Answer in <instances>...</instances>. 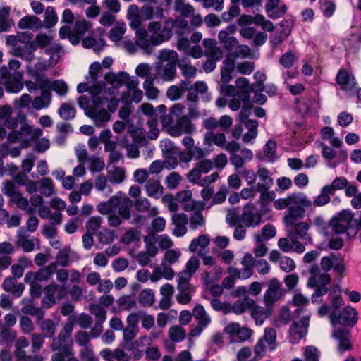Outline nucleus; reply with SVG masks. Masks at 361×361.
I'll use <instances>...</instances> for the list:
<instances>
[{
    "instance_id": "nucleus-32",
    "label": "nucleus",
    "mask_w": 361,
    "mask_h": 361,
    "mask_svg": "<svg viewBox=\"0 0 361 361\" xmlns=\"http://www.w3.org/2000/svg\"><path fill=\"white\" fill-rule=\"evenodd\" d=\"M333 337L336 339L339 344L338 345V350L339 353H343L346 350L351 349V344L350 343V334L345 330H335L333 333Z\"/></svg>"
},
{
    "instance_id": "nucleus-26",
    "label": "nucleus",
    "mask_w": 361,
    "mask_h": 361,
    "mask_svg": "<svg viewBox=\"0 0 361 361\" xmlns=\"http://www.w3.org/2000/svg\"><path fill=\"white\" fill-rule=\"evenodd\" d=\"M200 260L196 257H192L186 262L184 270L177 274V279L190 282L192 276L200 267Z\"/></svg>"
},
{
    "instance_id": "nucleus-4",
    "label": "nucleus",
    "mask_w": 361,
    "mask_h": 361,
    "mask_svg": "<svg viewBox=\"0 0 361 361\" xmlns=\"http://www.w3.org/2000/svg\"><path fill=\"white\" fill-rule=\"evenodd\" d=\"M236 87L241 90L239 92L238 97L243 101V110L240 112V119L243 121V118L249 116V112L252 105L250 100V92H255L253 85H250L247 79L245 78H238L235 81Z\"/></svg>"
},
{
    "instance_id": "nucleus-34",
    "label": "nucleus",
    "mask_w": 361,
    "mask_h": 361,
    "mask_svg": "<svg viewBox=\"0 0 361 361\" xmlns=\"http://www.w3.org/2000/svg\"><path fill=\"white\" fill-rule=\"evenodd\" d=\"M192 315L197 321V324L205 328H207L212 322V318L210 315L207 312L204 307L200 304L195 306L192 310Z\"/></svg>"
},
{
    "instance_id": "nucleus-29",
    "label": "nucleus",
    "mask_w": 361,
    "mask_h": 361,
    "mask_svg": "<svg viewBox=\"0 0 361 361\" xmlns=\"http://www.w3.org/2000/svg\"><path fill=\"white\" fill-rule=\"evenodd\" d=\"M56 264H51L47 267L40 269L36 272L28 271L26 274L29 276L28 279H34L39 282L48 281L56 271Z\"/></svg>"
},
{
    "instance_id": "nucleus-50",
    "label": "nucleus",
    "mask_w": 361,
    "mask_h": 361,
    "mask_svg": "<svg viewBox=\"0 0 361 361\" xmlns=\"http://www.w3.org/2000/svg\"><path fill=\"white\" fill-rule=\"evenodd\" d=\"M44 52L50 55V59L48 61L52 66L58 63L60 57L64 53L62 47L59 44L52 45L47 49Z\"/></svg>"
},
{
    "instance_id": "nucleus-62",
    "label": "nucleus",
    "mask_w": 361,
    "mask_h": 361,
    "mask_svg": "<svg viewBox=\"0 0 361 361\" xmlns=\"http://www.w3.org/2000/svg\"><path fill=\"white\" fill-rule=\"evenodd\" d=\"M60 116L64 120L73 118L75 116V109L71 103H63L59 109Z\"/></svg>"
},
{
    "instance_id": "nucleus-5",
    "label": "nucleus",
    "mask_w": 361,
    "mask_h": 361,
    "mask_svg": "<svg viewBox=\"0 0 361 361\" xmlns=\"http://www.w3.org/2000/svg\"><path fill=\"white\" fill-rule=\"evenodd\" d=\"M104 101L97 102V99L93 101V104L89 106L85 109V115L90 117L97 127L103 126L106 122L110 121L111 115L102 106Z\"/></svg>"
},
{
    "instance_id": "nucleus-15",
    "label": "nucleus",
    "mask_w": 361,
    "mask_h": 361,
    "mask_svg": "<svg viewBox=\"0 0 361 361\" xmlns=\"http://www.w3.org/2000/svg\"><path fill=\"white\" fill-rule=\"evenodd\" d=\"M0 71L1 73V83L5 87L6 91L13 94L20 92L23 87L22 82L16 77L12 76L6 70V67H1Z\"/></svg>"
},
{
    "instance_id": "nucleus-7",
    "label": "nucleus",
    "mask_w": 361,
    "mask_h": 361,
    "mask_svg": "<svg viewBox=\"0 0 361 361\" xmlns=\"http://www.w3.org/2000/svg\"><path fill=\"white\" fill-rule=\"evenodd\" d=\"M353 214L350 210H343L332 217L329 226L336 233H343L351 227Z\"/></svg>"
},
{
    "instance_id": "nucleus-28",
    "label": "nucleus",
    "mask_w": 361,
    "mask_h": 361,
    "mask_svg": "<svg viewBox=\"0 0 361 361\" xmlns=\"http://www.w3.org/2000/svg\"><path fill=\"white\" fill-rule=\"evenodd\" d=\"M17 25L21 30H37L43 27V22L35 16L27 15L21 18Z\"/></svg>"
},
{
    "instance_id": "nucleus-11",
    "label": "nucleus",
    "mask_w": 361,
    "mask_h": 361,
    "mask_svg": "<svg viewBox=\"0 0 361 361\" xmlns=\"http://www.w3.org/2000/svg\"><path fill=\"white\" fill-rule=\"evenodd\" d=\"M281 283L276 279L272 278L267 284V290L264 296L267 306L272 305L283 295Z\"/></svg>"
},
{
    "instance_id": "nucleus-12",
    "label": "nucleus",
    "mask_w": 361,
    "mask_h": 361,
    "mask_svg": "<svg viewBox=\"0 0 361 361\" xmlns=\"http://www.w3.org/2000/svg\"><path fill=\"white\" fill-rule=\"evenodd\" d=\"M236 30L235 25H229L225 29L219 31L218 39L226 50L231 51L238 44V39L234 37Z\"/></svg>"
},
{
    "instance_id": "nucleus-60",
    "label": "nucleus",
    "mask_w": 361,
    "mask_h": 361,
    "mask_svg": "<svg viewBox=\"0 0 361 361\" xmlns=\"http://www.w3.org/2000/svg\"><path fill=\"white\" fill-rule=\"evenodd\" d=\"M169 338L173 342H180L184 340L186 333L184 329L179 326H174L169 328L168 331Z\"/></svg>"
},
{
    "instance_id": "nucleus-2",
    "label": "nucleus",
    "mask_w": 361,
    "mask_h": 361,
    "mask_svg": "<svg viewBox=\"0 0 361 361\" xmlns=\"http://www.w3.org/2000/svg\"><path fill=\"white\" fill-rule=\"evenodd\" d=\"M274 207L278 210L288 207L283 216L285 226H291L297 220L304 216L305 209H311L312 202L303 192L291 193L284 198H279L274 201Z\"/></svg>"
},
{
    "instance_id": "nucleus-1",
    "label": "nucleus",
    "mask_w": 361,
    "mask_h": 361,
    "mask_svg": "<svg viewBox=\"0 0 361 361\" xmlns=\"http://www.w3.org/2000/svg\"><path fill=\"white\" fill-rule=\"evenodd\" d=\"M163 16L161 6L145 5L140 8L137 5L131 4L128 8L126 18L130 28L135 30L136 44L147 54H152L153 47L169 41L173 35L175 26L173 18L165 20L163 25L159 21L152 20L148 23L147 30L142 27L144 21L161 20Z\"/></svg>"
},
{
    "instance_id": "nucleus-59",
    "label": "nucleus",
    "mask_w": 361,
    "mask_h": 361,
    "mask_svg": "<svg viewBox=\"0 0 361 361\" xmlns=\"http://www.w3.org/2000/svg\"><path fill=\"white\" fill-rule=\"evenodd\" d=\"M52 42L53 37L45 33L37 35L34 41L35 45L40 49L49 48L53 45Z\"/></svg>"
},
{
    "instance_id": "nucleus-44",
    "label": "nucleus",
    "mask_w": 361,
    "mask_h": 361,
    "mask_svg": "<svg viewBox=\"0 0 361 361\" xmlns=\"http://www.w3.org/2000/svg\"><path fill=\"white\" fill-rule=\"evenodd\" d=\"M51 101V94L49 90H42L41 95L32 101V106L37 110L47 107Z\"/></svg>"
},
{
    "instance_id": "nucleus-3",
    "label": "nucleus",
    "mask_w": 361,
    "mask_h": 361,
    "mask_svg": "<svg viewBox=\"0 0 361 361\" xmlns=\"http://www.w3.org/2000/svg\"><path fill=\"white\" fill-rule=\"evenodd\" d=\"M157 61L154 63L156 80L162 82H172L176 76V65L178 54L174 50L163 49L158 53Z\"/></svg>"
},
{
    "instance_id": "nucleus-55",
    "label": "nucleus",
    "mask_w": 361,
    "mask_h": 361,
    "mask_svg": "<svg viewBox=\"0 0 361 361\" xmlns=\"http://www.w3.org/2000/svg\"><path fill=\"white\" fill-rule=\"evenodd\" d=\"M74 256L75 253L68 247L60 250L56 257V263L62 267H66Z\"/></svg>"
},
{
    "instance_id": "nucleus-39",
    "label": "nucleus",
    "mask_w": 361,
    "mask_h": 361,
    "mask_svg": "<svg viewBox=\"0 0 361 361\" xmlns=\"http://www.w3.org/2000/svg\"><path fill=\"white\" fill-rule=\"evenodd\" d=\"M118 196H111L106 202H102L98 204L97 209L101 214H110L116 209V204H118Z\"/></svg>"
},
{
    "instance_id": "nucleus-6",
    "label": "nucleus",
    "mask_w": 361,
    "mask_h": 361,
    "mask_svg": "<svg viewBox=\"0 0 361 361\" xmlns=\"http://www.w3.org/2000/svg\"><path fill=\"white\" fill-rule=\"evenodd\" d=\"M265 343L267 344L268 348L270 350H274L276 348V331L275 329L266 328L263 337L257 341L255 347V356L259 358H261L264 355L266 348Z\"/></svg>"
},
{
    "instance_id": "nucleus-56",
    "label": "nucleus",
    "mask_w": 361,
    "mask_h": 361,
    "mask_svg": "<svg viewBox=\"0 0 361 361\" xmlns=\"http://www.w3.org/2000/svg\"><path fill=\"white\" fill-rule=\"evenodd\" d=\"M154 80H153L151 77L147 80H145L143 82V88L145 90V95L147 99L150 100L155 99L159 94L158 89L154 86L153 82Z\"/></svg>"
},
{
    "instance_id": "nucleus-51",
    "label": "nucleus",
    "mask_w": 361,
    "mask_h": 361,
    "mask_svg": "<svg viewBox=\"0 0 361 361\" xmlns=\"http://www.w3.org/2000/svg\"><path fill=\"white\" fill-rule=\"evenodd\" d=\"M126 31L125 23H118L109 32V38L115 43L121 42L124 33Z\"/></svg>"
},
{
    "instance_id": "nucleus-27",
    "label": "nucleus",
    "mask_w": 361,
    "mask_h": 361,
    "mask_svg": "<svg viewBox=\"0 0 361 361\" xmlns=\"http://www.w3.org/2000/svg\"><path fill=\"white\" fill-rule=\"evenodd\" d=\"M139 81L135 78L128 82L127 91L123 94L122 99L126 100L131 97V101L138 103L143 97L142 91L138 88Z\"/></svg>"
},
{
    "instance_id": "nucleus-64",
    "label": "nucleus",
    "mask_w": 361,
    "mask_h": 361,
    "mask_svg": "<svg viewBox=\"0 0 361 361\" xmlns=\"http://www.w3.org/2000/svg\"><path fill=\"white\" fill-rule=\"evenodd\" d=\"M40 183V190L43 195L50 197L55 193L54 183L50 178H43Z\"/></svg>"
},
{
    "instance_id": "nucleus-10",
    "label": "nucleus",
    "mask_w": 361,
    "mask_h": 361,
    "mask_svg": "<svg viewBox=\"0 0 361 361\" xmlns=\"http://www.w3.org/2000/svg\"><path fill=\"white\" fill-rule=\"evenodd\" d=\"M195 132V127L188 116H181L174 125L169 126L168 128V133L172 137H178L183 134H192Z\"/></svg>"
},
{
    "instance_id": "nucleus-24",
    "label": "nucleus",
    "mask_w": 361,
    "mask_h": 361,
    "mask_svg": "<svg viewBox=\"0 0 361 361\" xmlns=\"http://www.w3.org/2000/svg\"><path fill=\"white\" fill-rule=\"evenodd\" d=\"M66 287L56 283L48 285L44 288L45 297L51 305L60 300L66 295Z\"/></svg>"
},
{
    "instance_id": "nucleus-30",
    "label": "nucleus",
    "mask_w": 361,
    "mask_h": 361,
    "mask_svg": "<svg viewBox=\"0 0 361 361\" xmlns=\"http://www.w3.org/2000/svg\"><path fill=\"white\" fill-rule=\"evenodd\" d=\"M205 49V55L214 60H220L223 57L221 49L217 46V42L213 39H205L202 42Z\"/></svg>"
},
{
    "instance_id": "nucleus-36",
    "label": "nucleus",
    "mask_w": 361,
    "mask_h": 361,
    "mask_svg": "<svg viewBox=\"0 0 361 361\" xmlns=\"http://www.w3.org/2000/svg\"><path fill=\"white\" fill-rule=\"evenodd\" d=\"M279 0H267L266 10L271 18H278L282 16L286 11L284 4L279 5Z\"/></svg>"
},
{
    "instance_id": "nucleus-17",
    "label": "nucleus",
    "mask_w": 361,
    "mask_h": 361,
    "mask_svg": "<svg viewBox=\"0 0 361 361\" xmlns=\"http://www.w3.org/2000/svg\"><path fill=\"white\" fill-rule=\"evenodd\" d=\"M87 283L91 286H97V290L99 293H109L113 288V283L109 279H102L101 275L97 271H92L87 275Z\"/></svg>"
},
{
    "instance_id": "nucleus-20",
    "label": "nucleus",
    "mask_w": 361,
    "mask_h": 361,
    "mask_svg": "<svg viewBox=\"0 0 361 361\" xmlns=\"http://www.w3.org/2000/svg\"><path fill=\"white\" fill-rule=\"evenodd\" d=\"M288 228V235L289 237L297 236L299 238L305 239L310 243H312V238L308 234L310 224L307 222L293 223L291 226H286Z\"/></svg>"
},
{
    "instance_id": "nucleus-9",
    "label": "nucleus",
    "mask_w": 361,
    "mask_h": 361,
    "mask_svg": "<svg viewBox=\"0 0 361 361\" xmlns=\"http://www.w3.org/2000/svg\"><path fill=\"white\" fill-rule=\"evenodd\" d=\"M15 244L17 247H21L25 252H30L39 248V240L30 237L24 228H20L17 231Z\"/></svg>"
},
{
    "instance_id": "nucleus-8",
    "label": "nucleus",
    "mask_w": 361,
    "mask_h": 361,
    "mask_svg": "<svg viewBox=\"0 0 361 361\" xmlns=\"http://www.w3.org/2000/svg\"><path fill=\"white\" fill-rule=\"evenodd\" d=\"M301 318L295 322L290 329V338L293 343H297L307 333L310 314L303 312Z\"/></svg>"
},
{
    "instance_id": "nucleus-46",
    "label": "nucleus",
    "mask_w": 361,
    "mask_h": 361,
    "mask_svg": "<svg viewBox=\"0 0 361 361\" xmlns=\"http://www.w3.org/2000/svg\"><path fill=\"white\" fill-rule=\"evenodd\" d=\"M108 179L113 184L121 183L126 177V171L123 168L115 166L109 169L107 172Z\"/></svg>"
},
{
    "instance_id": "nucleus-40",
    "label": "nucleus",
    "mask_w": 361,
    "mask_h": 361,
    "mask_svg": "<svg viewBox=\"0 0 361 361\" xmlns=\"http://www.w3.org/2000/svg\"><path fill=\"white\" fill-rule=\"evenodd\" d=\"M32 265V261L27 257H20L17 262L11 267L12 274L17 278H20L24 271Z\"/></svg>"
},
{
    "instance_id": "nucleus-19",
    "label": "nucleus",
    "mask_w": 361,
    "mask_h": 361,
    "mask_svg": "<svg viewBox=\"0 0 361 361\" xmlns=\"http://www.w3.org/2000/svg\"><path fill=\"white\" fill-rule=\"evenodd\" d=\"M177 280V290L178 294L176 298L178 303L181 305H187L191 301V293L193 292L194 288L190 282L185 281L176 279Z\"/></svg>"
},
{
    "instance_id": "nucleus-57",
    "label": "nucleus",
    "mask_w": 361,
    "mask_h": 361,
    "mask_svg": "<svg viewBox=\"0 0 361 361\" xmlns=\"http://www.w3.org/2000/svg\"><path fill=\"white\" fill-rule=\"evenodd\" d=\"M140 303L144 307H150L154 302V294L151 289L142 290L138 296Z\"/></svg>"
},
{
    "instance_id": "nucleus-16",
    "label": "nucleus",
    "mask_w": 361,
    "mask_h": 361,
    "mask_svg": "<svg viewBox=\"0 0 361 361\" xmlns=\"http://www.w3.org/2000/svg\"><path fill=\"white\" fill-rule=\"evenodd\" d=\"M187 99L190 102H197L198 94H200L205 102L211 99V95L208 93V87L203 81H197L193 85L188 86Z\"/></svg>"
},
{
    "instance_id": "nucleus-45",
    "label": "nucleus",
    "mask_w": 361,
    "mask_h": 361,
    "mask_svg": "<svg viewBox=\"0 0 361 361\" xmlns=\"http://www.w3.org/2000/svg\"><path fill=\"white\" fill-rule=\"evenodd\" d=\"M73 340L67 341L66 337L59 334L57 337L53 338L51 348L52 350H61L65 353L67 348H72Z\"/></svg>"
},
{
    "instance_id": "nucleus-49",
    "label": "nucleus",
    "mask_w": 361,
    "mask_h": 361,
    "mask_svg": "<svg viewBox=\"0 0 361 361\" xmlns=\"http://www.w3.org/2000/svg\"><path fill=\"white\" fill-rule=\"evenodd\" d=\"M118 204H116L118 215L124 219H129L130 216V207L131 206V200L128 197H119Z\"/></svg>"
},
{
    "instance_id": "nucleus-47",
    "label": "nucleus",
    "mask_w": 361,
    "mask_h": 361,
    "mask_svg": "<svg viewBox=\"0 0 361 361\" xmlns=\"http://www.w3.org/2000/svg\"><path fill=\"white\" fill-rule=\"evenodd\" d=\"M322 137L323 140H329L330 144L336 148H339L342 146L343 142L338 137H334V131L331 127H324L321 131Z\"/></svg>"
},
{
    "instance_id": "nucleus-61",
    "label": "nucleus",
    "mask_w": 361,
    "mask_h": 361,
    "mask_svg": "<svg viewBox=\"0 0 361 361\" xmlns=\"http://www.w3.org/2000/svg\"><path fill=\"white\" fill-rule=\"evenodd\" d=\"M89 310L95 317L96 322H104L106 321V311L99 304H91L89 306Z\"/></svg>"
},
{
    "instance_id": "nucleus-22",
    "label": "nucleus",
    "mask_w": 361,
    "mask_h": 361,
    "mask_svg": "<svg viewBox=\"0 0 361 361\" xmlns=\"http://www.w3.org/2000/svg\"><path fill=\"white\" fill-rule=\"evenodd\" d=\"M171 222L174 226L172 234L178 238L183 237L187 233L186 225L188 223V216L183 213H175L171 216Z\"/></svg>"
},
{
    "instance_id": "nucleus-52",
    "label": "nucleus",
    "mask_w": 361,
    "mask_h": 361,
    "mask_svg": "<svg viewBox=\"0 0 361 361\" xmlns=\"http://www.w3.org/2000/svg\"><path fill=\"white\" fill-rule=\"evenodd\" d=\"M94 186L97 190L103 192L106 196H108L113 192L112 188L108 183L107 179L104 175H99L96 178Z\"/></svg>"
},
{
    "instance_id": "nucleus-14",
    "label": "nucleus",
    "mask_w": 361,
    "mask_h": 361,
    "mask_svg": "<svg viewBox=\"0 0 361 361\" xmlns=\"http://www.w3.org/2000/svg\"><path fill=\"white\" fill-rule=\"evenodd\" d=\"M309 273L310 277L307 285L310 288L317 287L319 285H328L331 282V276L327 273L321 272L320 269L316 264L310 267Z\"/></svg>"
},
{
    "instance_id": "nucleus-53",
    "label": "nucleus",
    "mask_w": 361,
    "mask_h": 361,
    "mask_svg": "<svg viewBox=\"0 0 361 361\" xmlns=\"http://www.w3.org/2000/svg\"><path fill=\"white\" fill-rule=\"evenodd\" d=\"M152 67L147 63H139L135 70V74L141 78H145V80H147L152 77L153 80H156L155 73H152Z\"/></svg>"
},
{
    "instance_id": "nucleus-35",
    "label": "nucleus",
    "mask_w": 361,
    "mask_h": 361,
    "mask_svg": "<svg viewBox=\"0 0 361 361\" xmlns=\"http://www.w3.org/2000/svg\"><path fill=\"white\" fill-rule=\"evenodd\" d=\"M255 304L253 299L246 296L241 300H236L233 305L231 306V312L239 315L244 313L247 310L252 308Z\"/></svg>"
},
{
    "instance_id": "nucleus-33",
    "label": "nucleus",
    "mask_w": 361,
    "mask_h": 361,
    "mask_svg": "<svg viewBox=\"0 0 361 361\" xmlns=\"http://www.w3.org/2000/svg\"><path fill=\"white\" fill-rule=\"evenodd\" d=\"M189 85L188 81L182 80L176 85L170 86L166 91L167 97L171 101L178 100L188 90Z\"/></svg>"
},
{
    "instance_id": "nucleus-48",
    "label": "nucleus",
    "mask_w": 361,
    "mask_h": 361,
    "mask_svg": "<svg viewBox=\"0 0 361 361\" xmlns=\"http://www.w3.org/2000/svg\"><path fill=\"white\" fill-rule=\"evenodd\" d=\"M173 8L184 17H188L195 13L193 6L187 4L185 0H175Z\"/></svg>"
},
{
    "instance_id": "nucleus-13",
    "label": "nucleus",
    "mask_w": 361,
    "mask_h": 361,
    "mask_svg": "<svg viewBox=\"0 0 361 361\" xmlns=\"http://www.w3.org/2000/svg\"><path fill=\"white\" fill-rule=\"evenodd\" d=\"M330 318L333 325L339 322L344 325L353 326L357 320V313L354 308L348 306L343 309L339 317H338L336 312L334 310L330 315Z\"/></svg>"
},
{
    "instance_id": "nucleus-43",
    "label": "nucleus",
    "mask_w": 361,
    "mask_h": 361,
    "mask_svg": "<svg viewBox=\"0 0 361 361\" xmlns=\"http://www.w3.org/2000/svg\"><path fill=\"white\" fill-rule=\"evenodd\" d=\"M13 25V21L10 18V8L0 7V32H6Z\"/></svg>"
},
{
    "instance_id": "nucleus-21",
    "label": "nucleus",
    "mask_w": 361,
    "mask_h": 361,
    "mask_svg": "<svg viewBox=\"0 0 361 361\" xmlns=\"http://www.w3.org/2000/svg\"><path fill=\"white\" fill-rule=\"evenodd\" d=\"M32 126H33L29 125L27 123H23L18 132L13 131L8 134V140L11 142L21 141L23 147H28L29 138L27 137L29 136L30 137Z\"/></svg>"
},
{
    "instance_id": "nucleus-58",
    "label": "nucleus",
    "mask_w": 361,
    "mask_h": 361,
    "mask_svg": "<svg viewBox=\"0 0 361 361\" xmlns=\"http://www.w3.org/2000/svg\"><path fill=\"white\" fill-rule=\"evenodd\" d=\"M276 231L274 226L271 225H266L263 227L261 234L255 235V240L257 243H262L276 235Z\"/></svg>"
},
{
    "instance_id": "nucleus-31",
    "label": "nucleus",
    "mask_w": 361,
    "mask_h": 361,
    "mask_svg": "<svg viewBox=\"0 0 361 361\" xmlns=\"http://www.w3.org/2000/svg\"><path fill=\"white\" fill-rule=\"evenodd\" d=\"M145 190L147 195L154 199H159L164 193V187L159 180L149 179L145 185Z\"/></svg>"
},
{
    "instance_id": "nucleus-41",
    "label": "nucleus",
    "mask_w": 361,
    "mask_h": 361,
    "mask_svg": "<svg viewBox=\"0 0 361 361\" xmlns=\"http://www.w3.org/2000/svg\"><path fill=\"white\" fill-rule=\"evenodd\" d=\"M223 274L220 266H214L211 271H205L201 276V280L204 285H209L218 281Z\"/></svg>"
},
{
    "instance_id": "nucleus-38",
    "label": "nucleus",
    "mask_w": 361,
    "mask_h": 361,
    "mask_svg": "<svg viewBox=\"0 0 361 361\" xmlns=\"http://www.w3.org/2000/svg\"><path fill=\"white\" fill-rule=\"evenodd\" d=\"M210 238L208 235L202 234L197 238H194L190 245L189 250L191 252H198L199 255H202V250H204L209 245Z\"/></svg>"
},
{
    "instance_id": "nucleus-25",
    "label": "nucleus",
    "mask_w": 361,
    "mask_h": 361,
    "mask_svg": "<svg viewBox=\"0 0 361 361\" xmlns=\"http://www.w3.org/2000/svg\"><path fill=\"white\" fill-rule=\"evenodd\" d=\"M105 80L115 87H119L123 85L128 86V82L133 79L129 74L124 71L118 72V73L114 72H109L104 75Z\"/></svg>"
},
{
    "instance_id": "nucleus-42",
    "label": "nucleus",
    "mask_w": 361,
    "mask_h": 361,
    "mask_svg": "<svg viewBox=\"0 0 361 361\" xmlns=\"http://www.w3.org/2000/svg\"><path fill=\"white\" fill-rule=\"evenodd\" d=\"M257 176L259 178V183L256 188H270L273 185V178L270 176L269 171L264 167L259 168L257 171Z\"/></svg>"
},
{
    "instance_id": "nucleus-37",
    "label": "nucleus",
    "mask_w": 361,
    "mask_h": 361,
    "mask_svg": "<svg viewBox=\"0 0 361 361\" xmlns=\"http://www.w3.org/2000/svg\"><path fill=\"white\" fill-rule=\"evenodd\" d=\"M226 141V135L222 132L214 133L212 131H209L204 135V143L207 145H214L223 149Z\"/></svg>"
},
{
    "instance_id": "nucleus-18",
    "label": "nucleus",
    "mask_w": 361,
    "mask_h": 361,
    "mask_svg": "<svg viewBox=\"0 0 361 361\" xmlns=\"http://www.w3.org/2000/svg\"><path fill=\"white\" fill-rule=\"evenodd\" d=\"M241 220L246 226H257L261 223L262 214L257 211L254 204H248L243 208Z\"/></svg>"
},
{
    "instance_id": "nucleus-54",
    "label": "nucleus",
    "mask_w": 361,
    "mask_h": 361,
    "mask_svg": "<svg viewBox=\"0 0 361 361\" xmlns=\"http://www.w3.org/2000/svg\"><path fill=\"white\" fill-rule=\"evenodd\" d=\"M1 192L9 197L11 202L20 192L18 188L11 180L4 181L1 184Z\"/></svg>"
},
{
    "instance_id": "nucleus-63",
    "label": "nucleus",
    "mask_w": 361,
    "mask_h": 361,
    "mask_svg": "<svg viewBox=\"0 0 361 361\" xmlns=\"http://www.w3.org/2000/svg\"><path fill=\"white\" fill-rule=\"evenodd\" d=\"M117 303L123 310L128 311L135 309L137 307L136 300L130 295H123L120 297L117 300Z\"/></svg>"
},
{
    "instance_id": "nucleus-23",
    "label": "nucleus",
    "mask_w": 361,
    "mask_h": 361,
    "mask_svg": "<svg viewBox=\"0 0 361 361\" xmlns=\"http://www.w3.org/2000/svg\"><path fill=\"white\" fill-rule=\"evenodd\" d=\"M336 82L343 90L348 92L354 91L357 88L355 77L345 69H341L336 76Z\"/></svg>"
}]
</instances>
